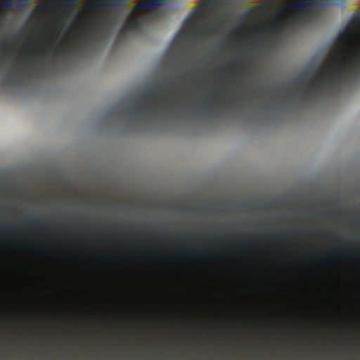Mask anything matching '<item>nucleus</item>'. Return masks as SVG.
Instances as JSON below:
<instances>
[{
  "label": "nucleus",
  "mask_w": 360,
  "mask_h": 360,
  "mask_svg": "<svg viewBox=\"0 0 360 360\" xmlns=\"http://www.w3.org/2000/svg\"><path fill=\"white\" fill-rule=\"evenodd\" d=\"M169 49L174 52V60L177 63L180 60V29L176 32Z\"/></svg>",
  "instance_id": "nucleus-9"
},
{
  "label": "nucleus",
  "mask_w": 360,
  "mask_h": 360,
  "mask_svg": "<svg viewBox=\"0 0 360 360\" xmlns=\"http://www.w3.org/2000/svg\"><path fill=\"white\" fill-rule=\"evenodd\" d=\"M101 231H105V230H106V227H105V226H102V227L101 228Z\"/></svg>",
  "instance_id": "nucleus-28"
},
{
  "label": "nucleus",
  "mask_w": 360,
  "mask_h": 360,
  "mask_svg": "<svg viewBox=\"0 0 360 360\" xmlns=\"http://www.w3.org/2000/svg\"><path fill=\"white\" fill-rule=\"evenodd\" d=\"M130 11L122 24L120 33L127 35L130 32H140L147 23L159 22L168 15L166 6L170 1H140Z\"/></svg>",
  "instance_id": "nucleus-4"
},
{
  "label": "nucleus",
  "mask_w": 360,
  "mask_h": 360,
  "mask_svg": "<svg viewBox=\"0 0 360 360\" xmlns=\"http://www.w3.org/2000/svg\"><path fill=\"white\" fill-rule=\"evenodd\" d=\"M206 3H212V1H205Z\"/></svg>",
  "instance_id": "nucleus-31"
},
{
  "label": "nucleus",
  "mask_w": 360,
  "mask_h": 360,
  "mask_svg": "<svg viewBox=\"0 0 360 360\" xmlns=\"http://www.w3.org/2000/svg\"><path fill=\"white\" fill-rule=\"evenodd\" d=\"M118 15H113L110 18L101 16L99 19L94 20L91 23H86L84 25V32H82L81 37L82 39L86 40L97 41L101 36V21H105L108 25H115L118 22Z\"/></svg>",
  "instance_id": "nucleus-7"
},
{
  "label": "nucleus",
  "mask_w": 360,
  "mask_h": 360,
  "mask_svg": "<svg viewBox=\"0 0 360 360\" xmlns=\"http://www.w3.org/2000/svg\"><path fill=\"white\" fill-rule=\"evenodd\" d=\"M127 228V230L129 231H132L134 230V226L132 225H128Z\"/></svg>",
  "instance_id": "nucleus-24"
},
{
  "label": "nucleus",
  "mask_w": 360,
  "mask_h": 360,
  "mask_svg": "<svg viewBox=\"0 0 360 360\" xmlns=\"http://www.w3.org/2000/svg\"><path fill=\"white\" fill-rule=\"evenodd\" d=\"M182 27H183V26L181 25V28H182ZM181 34L183 33V31H182V30L181 31Z\"/></svg>",
  "instance_id": "nucleus-32"
},
{
  "label": "nucleus",
  "mask_w": 360,
  "mask_h": 360,
  "mask_svg": "<svg viewBox=\"0 0 360 360\" xmlns=\"http://www.w3.org/2000/svg\"><path fill=\"white\" fill-rule=\"evenodd\" d=\"M340 254L333 255L332 259H336L337 258H340Z\"/></svg>",
  "instance_id": "nucleus-26"
},
{
  "label": "nucleus",
  "mask_w": 360,
  "mask_h": 360,
  "mask_svg": "<svg viewBox=\"0 0 360 360\" xmlns=\"http://www.w3.org/2000/svg\"><path fill=\"white\" fill-rule=\"evenodd\" d=\"M205 255L203 252H198L191 255L192 259L194 261H201L205 259Z\"/></svg>",
  "instance_id": "nucleus-19"
},
{
  "label": "nucleus",
  "mask_w": 360,
  "mask_h": 360,
  "mask_svg": "<svg viewBox=\"0 0 360 360\" xmlns=\"http://www.w3.org/2000/svg\"><path fill=\"white\" fill-rule=\"evenodd\" d=\"M293 8L302 11L288 14L283 11L275 13V20L269 26V31L274 34L285 27H295L312 24L317 22L320 18L319 7L328 5L334 1H290Z\"/></svg>",
  "instance_id": "nucleus-3"
},
{
  "label": "nucleus",
  "mask_w": 360,
  "mask_h": 360,
  "mask_svg": "<svg viewBox=\"0 0 360 360\" xmlns=\"http://www.w3.org/2000/svg\"><path fill=\"white\" fill-rule=\"evenodd\" d=\"M360 38V13H354L342 33L341 49L332 51L330 60L324 63L321 71L310 79L309 86L304 89V95L308 96L311 90L314 96L337 89L341 82L350 80L360 72V46L358 51L348 56V45L355 46Z\"/></svg>",
  "instance_id": "nucleus-1"
},
{
  "label": "nucleus",
  "mask_w": 360,
  "mask_h": 360,
  "mask_svg": "<svg viewBox=\"0 0 360 360\" xmlns=\"http://www.w3.org/2000/svg\"><path fill=\"white\" fill-rule=\"evenodd\" d=\"M156 232H157V229L156 228L153 229V232H152V234L150 235V236L154 238V240L158 244V247L157 248V250H158V249L161 248L162 245L166 241L167 235L162 234V235L155 236Z\"/></svg>",
  "instance_id": "nucleus-12"
},
{
  "label": "nucleus",
  "mask_w": 360,
  "mask_h": 360,
  "mask_svg": "<svg viewBox=\"0 0 360 360\" xmlns=\"http://www.w3.org/2000/svg\"><path fill=\"white\" fill-rule=\"evenodd\" d=\"M178 206H179V203H178V202H176V209L178 208Z\"/></svg>",
  "instance_id": "nucleus-30"
},
{
  "label": "nucleus",
  "mask_w": 360,
  "mask_h": 360,
  "mask_svg": "<svg viewBox=\"0 0 360 360\" xmlns=\"http://www.w3.org/2000/svg\"><path fill=\"white\" fill-rule=\"evenodd\" d=\"M29 224L37 228H44V224L40 222L39 220H31L29 221Z\"/></svg>",
  "instance_id": "nucleus-21"
},
{
  "label": "nucleus",
  "mask_w": 360,
  "mask_h": 360,
  "mask_svg": "<svg viewBox=\"0 0 360 360\" xmlns=\"http://www.w3.org/2000/svg\"><path fill=\"white\" fill-rule=\"evenodd\" d=\"M50 3H65L68 6H75L80 1H49ZM90 3H94L98 5H104V4H122L124 6L128 1H89Z\"/></svg>",
  "instance_id": "nucleus-10"
},
{
  "label": "nucleus",
  "mask_w": 360,
  "mask_h": 360,
  "mask_svg": "<svg viewBox=\"0 0 360 360\" xmlns=\"http://www.w3.org/2000/svg\"><path fill=\"white\" fill-rule=\"evenodd\" d=\"M287 94L289 96H295V92L291 90V89H288V91H287Z\"/></svg>",
  "instance_id": "nucleus-23"
},
{
  "label": "nucleus",
  "mask_w": 360,
  "mask_h": 360,
  "mask_svg": "<svg viewBox=\"0 0 360 360\" xmlns=\"http://www.w3.org/2000/svg\"><path fill=\"white\" fill-rule=\"evenodd\" d=\"M236 65H237L236 63L233 60L229 63V66H231V67H235Z\"/></svg>",
  "instance_id": "nucleus-25"
},
{
  "label": "nucleus",
  "mask_w": 360,
  "mask_h": 360,
  "mask_svg": "<svg viewBox=\"0 0 360 360\" xmlns=\"http://www.w3.org/2000/svg\"><path fill=\"white\" fill-rule=\"evenodd\" d=\"M181 111L183 110V108H181Z\"/></svg>",
  "instance_id": "nucleus-34"
},
{
  "label": "nucleus",
  "mask_w": 360,
  "mask_h": 360,
  "mask_svg": "<svg viewBox=\"0 0 360 360\" xmlns=\"http://www.w3.org/2000/svg\"><path fill=\"white\" fill-rule=\"evenodd\" d=\"M0 2L2 3L1 6L3 7L8 8L13 5H15V3H22L24 5H26V4H28L29 3H30L31 1H0Z\"/></svg>",
  "instance_id": "nucleus-18"
},
{
  "label": "nucleus",
  "mask_w": 360,
  "mask_h": 360,
  "mask_svg": "<svg viewBox=\"0 0 360 360\" xmlns=\"http://www.w3.org/2000/svg\"><path fill=\"white\" fill-rule=\"evenodd\" d=\"M183 234L181 233V237ZM181 351L183 350V340L184 338V274L183 269V248L181 247Z\"/></svg>",
  "instance_id": "nucleus-8"
},
{
  "label": "nucleus",
  "mask_w": 360,
  "mask_h": 360,
  "mask_svg": "<svg viewBox=\"0 0 360 360\" xmlns=\"http://www.w3.org/2000/svg\"><path fill=\"white\" fill-rule=\"evenodd\" d=\"M181 210H183V206L182 205L181 206Z\"/></svg>",
  "instance_id": "nucleus-33"
},
{
  "label": "nucleus",
  "mask_w": 360,
  "mask_h": 360,
  "mask_svg": "<svg viewBox=\"0 0 360 360\" xmlns=\"http://www.w3.org/2000/svg\"><path fill=\"white\" fill-rule=\"evenodd\" d=\"M49 53H50L49 47L46 46L44 49L43 51H41L40 53H37V56H39L40 58L45 59V60H48L49 57Z\"/></svg>",
  "instance_id": "nucleus-17"
},
{
  "label": "nucleus",
  "mask_w": 360,
  "mask_h": 360,
  "mask_svg": "<svg viewBox=\"0 0 360 360\" xmlns=\"http://www.w3.org/2000/svg\"><path fill=\"white\" fill-rule=\"evenodd\" d=\"M175 281H176V356H179L180 348V229L176 227L175 230Z\"/></svg>",
  "instance_id": "nucleus-5"
},
{
  "label": "nucleus",
  "mask_w": 360,
  "mask_h": 360,
  "mask_svg": "<svg viewBox=\"0 0 360 360\" xmlns=\"http://www.w3.org/2000/svg\"><path fill=\"white\" fill-rule=\"evenodd\" d=\"M32 73H33V70H30L29 71V75H32Z\"/></svg>",
  "instance_id": "nucleus-29"
},
{
  "label": "nucleus",
  "mask_w": 360,
  "mask_h": 360,
  "mask_svg": "<svg viewBox=\"0 0 360 360\" xmlns=\"http://www.w3.org/2000/svg\"><path fill=\"white\" fill-rule=\"evenodd\" d=\"M207 12L205 9L198 8L193 10L188 16L192 29V36L198 39H201L212 33L214 29L207 22Z\"/></svg>",
  "instance_id": "nucleus-6"
},
{
  "label": "nucleus",
  "mask_w": 360,
  "mask_h": 360,
  "mask_svg": "<svg viewBox=\"0 0 360 360\" xmlns=\"http://www.w3.org/2000/svg\"><path fill=\"white\" fill-rule=\"evenodd\" d=\"M1 231H4L6 233H15L18 231V229H17L14 226H8L4 229H0V232H1Z\"/></svg>",
  "instance_id": "nucleus-20"
},
{
  "label": "nucleus",
  "mask_w": 360,
  "mask_h": 360,
  "mask_svg": "<svg viewBox=\"0 0 360 360\" xmlns=\"http://www.w3.org/2000/svg\"><path fill=\"white\" fill-rule=\"evenodd\" d=\"M309 75H311V74H309L307 72L302 73L299 77H297L295 79H294L293 82L299 85V86H303Z\"/></svg>",
  "instance_id": "nucleus-15"
},
{
  "label": "nucleus",
  "mask_w": 360,
  "mask_h": 360,
  "mask_svg": "<svg viewBox=\"0 0 360 360\" xmlns=\"http://www.w3.org/2000/svg\"><path fill=\"white\" fill-rule=\"evenodd\" d=\"M27 64L29 65L33 66L35 70L39 69L41 66V63L37 62L32 55H30L27 57Z\"/></svg>",
  "instance_id": "nucleus-16"
},
{
  "label": "nucleus",
  "mask_w": 360,
  "mask_h": 360,
  "mask_svg": "<svg viewBox=\"0 0 360 360\" xmlns=\"http://www.w3.org/2000/svg\"><path fill=\"white\" fill-rule=\"evenodd\" d=\"M210 98H213L214 100H217L219 98V96H217V95H214V94H210V96H204L202 98V103L200 105L196 107V108H194L193 111L195 112V113H197L199 111L202 110V109L205 108V107L206 106V105L210 103Z\"/></svg>",
  "instance_id": "nucleus-11"
},
{
  "label": "nucleus",
  "mask_w": 360,
  "mask_h": 360,
  "mask_svg": "<svg viewBox=\"0 0 360 360\" xmlns=\"http://www.w3.org/2000/svg\"><path fill=\"white\" fill-rule=\"evenodd\" d=\"M79 48V46L77 43H73L69 45L68 49L69 51H77Z\"/></svg>",
  "instance_id": "nucleus-22"
},
{
  "label": "nucleus",
  "mask_w": 360,
  "mask_h": 360,
  "mask_svg": "<svg viewBox=\"0 0 360 360\" xmlns=\"http://www.w3.org/2000/svg\"><path fill=\"white\" fill-rule=\"evenodd\" d=\"M259 90L258 89H254V91H253V94H254L255 95L257 96V95L259 94Z\"/></svg>",
  "instance_id": "nucleus-27"
},
{
  "label": "nucleus",
  "mask_w": 360,
  "mask_h": 360,
  "mask_svg": "<svg viewBox=\"0 0 360 360\" xmlns=\"http://www.w3.org/2000/svg\"><path fill=\"white\" fill-rule=\"evenodd\" d=\"M22 79V75L21 73H18V69H15L11 72V77L10 78V81L11 82V83L17 84L20 81H21Z\"/></svg>",
  "instance_id": "nucleus-14"
},
{
  "label": "nucleus",
  "mask_w": 360,
  "mask_h": 360,
  "mask_svg": "<svg viewBox=\"0 0 360 360\" xmlns=\"http://www.w3.org/2000/svg\"><path fill=\"white\" fill-rule=\"evenodd\" d=\"M51 47V53L54 56L58 55L61 52L63 53H68V51L66 49H65L64 48L58 47L56 45V42L55 40H52Z\"/></svg>",
  "instance_id": "nucleus-13"
},
{
  "label": "nucleus",
  "mask_w": 360,
  "mask_h": 360,
  "mask_svg": "<svg viewBox=\"0 0 360 360\" xmlns=\"http://www.w3.org/2000/svg\"><path fill=\"white\" fill-rule=\"evenodd\" d=\"M148 112L172 127L180 123V70L176 67L174 78L165 77L144 90L138 103L125 109V114L136 116Z\"/></svg>",
  "instance_id": "nucleus-2"
}]
</instances>
